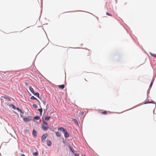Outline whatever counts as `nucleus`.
I'll use <instances>...</instances> for the list:
<instances>
[{
	"instance_id": "12",
	"label": "nucleus",
	"mask_w": 156,
	"mask_h": 156,
	"mask_svg": "<svg viewBox=\"0 0 156 156\" xmlns=\"http://www.w3.org/2000/svg\"><path fill=\"white\" fill-rule=\"evenodd\" d=\"M50 117L49 116H45V119L46 121L50 119Z\"/></svg>"
},
{
	"instance_id": "3",
	"label": "nucleus",
	"mask_w": 156,
	"mask_h": 156,
	"mask_svg": "<svg viewBox=\"0 0 156 156\" xmlns=\"http://www.w3.org/2000/svg\"><path fill=\"white\" fill-rule=\"evenodd\" d=\"M48 135L47 133L43 134L41 136V140L42 142H44L45 139L47 137Z\"/></svg>"
},
{
	"instance_id": "13",
	"label": "nucleus",
	"mask_w": 156,
	"mask_h": 156,
	"mask_svg": "<svg viewBox=\"0 0 156 156\" xmlns=\"http://www.w3.org/2000/svg\"><path fill=\"white\" fill-rule=\"evenodd\" d=\"M3 97L4 98L6 99L9 101H11L10 99L7 96Z\"/></svg>"
},
{
	"instance_id": "18",
	"label": "nucleus",
	"mask_w": 156,
	"mask_h": 156,
	"mask_svg": "<svg viewBox=\"0 0 156 156\" xmlns=\"http://www.w3.org/2000/svg\"><path fill=\"white\" fill-rule=\"evenodd\" d=\"M69 148L70 149V150H71V152L73 153H74V151L72 149V148H71V147H70V146H69Z\"/></svg>"
},
{
	"instance_id": "22",
	"label": "nucleus",
	"mask_w": 156,
	"mask_h": 156,
	"mask_svg": "<svg viewBox=\"0 0 156 156\" xmlns=\"http://www.w3.org/2000/svg\"><path fill=\"white\" fill-rule=\"evenodd\" d=\"M80 114L81 115H83L84 114V112L83 111L80 112Z\"/></svg>"
},
{
	"instance_id": "24",
	"label": "nucleus",
	"mask_w": 156,
	"mask_h": 156,
	"mask_svg": "<svg viewBox=\"0 0 156 156\" xmlns=\"http://www.w3.org/2000/svg\"><path fill=\"white\" fill-rule=\"evenodd\" d=\"M106 15H108V16H111V15H110V14L109 13V12H106Z\"/></svg>"
},
{
	"instance_id": "28",
	"label": "nucleus",
	"mask_w": 156,
	"mask_h": 156,
	"mask_svg": "<svg viewBox=\"0 0 156 156\" xmlns=\"http://www.w3.org/2000/svg\"><path fill=\"white\" fill-rule=\"evenodd\" d=\"M152 84H153V82L152 81L150 84V87H151L152 86Z\"/></svg>"
},
{
	"instance_id": "32",
	"label": "nucleus",
	"mask_w": 156,
	"mask_h": 156,
	"mask_svg": "<svg viewBox=\"0 0 156 156\" xmlns=\"http://www.w3.org/2000/svg\"><path fill=\"white\" fill-rule=\"evenodd\" d=\"M154 120L156 121V118H155V119H154Z\"/></svg>"
},
{
	"instance_id": "4",
	"label": "nucleus",
	"mask_w": 156,
	"mask_h": 156,
	"mask_svg": "<svg viewBox=\"0 0 156 156\" xmlns=\"http://www.w3.org/2000/svg\"><path fill=\"white\" fill-rule=\"evenodd\" d=\"M33 135L34 136L35 138L37 136V132L34 130H33L32 132Z\"/></svg>"
},
{
	"instance_id": "14",
	"label": "nucleus",
	"mask_w": 156,
	"mask_h": 156,
	"mask_svg": "<svg viewBox=\"0 0 156 156\" xmlns=\"http://www.w3.org/2000/svg\"><path fill=\"white\" fill-rule=\"evenodd\" d=\"M23 119V120L25 122H28L30 120V119L28 118H24Z\"/></svg>"
},
{
	"instance_id": "33",
	"label": "nucleus",
	"mask_w": 156,
	"mask_h": 156,
	"mask_svg": "<svg viewBox=\"0 0 156 156\" xmlns=\"http://www.w3.org/2000/svg\"><path fill=\"white\" fill-rule=\"evenodd\" d=\"M83 156H86L85 155H83Z\"/></svg>"
},
{
	"instance_id": "34",
	"label": "nucleus",
	"mask_w": 156,
	"mask_h": 156,
	"mask_svg": "<svg viewBox=\"0 0 156 156\" xmlns=\"http://www.w3.org/2000/svg\"><path fill=\"white\" fill-rule=\"evenodd\" d=\"M25 84H26V85H27V84L26 83H25Z\"/></svg>"
},
{
	"instance_id": "6",
	"label": "nucleus",
	"mask_w": 156,
	"mask_h": 156,
	"mask_svg": "<svg viewBox=\"0 0 156 156\" xmlns=\"http://www.w3.org/2000/svg\"><path fill=\"white\" fill-rule=\"evenodd\" d=\"M108 113H110V112L109 111H105L101 112V113L102 114H104V115H105V114H108Z\"/></svg>"
},
{
	"instance_id": "1",
	"label": "nucleus",
	"mask_w": 156,
	"mask_h": 156,
	"mask_svg": "<svg viewBox=\"0 0 156 156\" xmlns=\"http://www.w3.org/2000/svg\"><path fill=\"white\" fill-rule=\"evenodd\" d=\"M58 130H60L63 132L64 133V135L65 138H67L69 137V133H68L67 130L64 128L60 127L58 128Z\"/></svg>"
},
{
	"instance_id": "29",
	"label": "nucleus",
	"mask_w": 156,
	"mask_h": 156,
	"mask_svg": "<svg viewBox=\"0 0 156 156\" xmlns=\"http://www.w3.org/2000/svg\"><path fill=\"white\" fill-rule=\"evenodd\" d=\"M21 156H25V155L24 154H21Z\"/></svg>"
},
{
	"instance_id": "10",
	"label": "nucleus",
	"mask_w": 156,
	"mask_h": 156,
	"mask_svg": "<svg viewBox=\"0 0 156 156\" xmlns=\"http://www.w3.org/2000/svg\"><path fill=\"white\" fill-rule=\"evenodd\" d=\"M55 134H56V135L57 136H58V137H60L61 136V133H60L58 132H56Z\"/></svg>"
},
{
	"instance_id": "17",
	"label": "nucleus",
	"mask_w": 156,
	"mask_h": 156,
	"mask_svg": "<svg viewBox=\"0 0 156 156\" xmlns=\"http://www.w3.org/2000/svg\"><path fill=\"white\" fill-rule=\"evenodd\" d=\"M40 118V117L38 116H35L34 118V119L36 120H39V119Z\"/></svg>"
},
{
	"instance_id": "9",
	"label": "nucleus",
	"mask_w": 156,
	"mask_h": 156,
	"mask_svg": "<svg viewBox=\"0 0 156 156\" xmlns=\"http://www.w3.org/2000/svg\"><path fill=\"white\" fill-rule=\"evenodd\" d=\"M65 86L64 85H59L58 86V87L61 89H63L64 88Z\"/></svg>"
},
{
	"instance_id": "8",
	"label": "nucleus",
	"mask_w": 156,
	"mask_h": 156,
	"mask_svg": "<svg viewBox=\"0 0 156 156\" xmlns=\"http://www.w3.org/2000/svg\"><path fill=\"white\" fill-rule=\"evenodd\" d=\"M29 89L32 93L33 94L34 93L33 89L32 87L31 86L29 87Z\"/></svg>"
},
{
	"instance_id": "5",
	"label": "nucleus",
	"mask_w": 156,
	"mask_h": 156,
	"mask_svg": "<svg viewBox=\"0 0 156 156\" xmlns=\"http://www.w3.org/2000/svg\"><path fill=\"white\" fill-rule=\"evenodd\" d=\"M51 143L50 140H47V144L48 146H50L51 145Z\"/></svg>"
},
{
	"instance_id": "23",
	"label": "nucleus",
	"mask_w": 156,
	"mask_h": 156,
	"mask_svg": "<svg viewBox=\"0 0 156 156\" xmlns=\"http://www.w3.org/2000/svg\"><path fill=\"white\" fill-rule=\"evenodd\" d=\"M12 108H13L14 109H15L16 107H15V106L13 105H12Z\"/></svg>"
},
{
	"instance_id": "25",
	"label": "nucleus",
	"mask_w": 156,
	"mask_h": 156,
	"mask_svg": "<svg viewBox=\"0 0 156 156\" xmlns=\"http://www.w3.org/2000/svg\"><path fill=\"white\" fill-rule=\"evenodd\" d=\"M33 106L34 108H37V107L36 105L35 104H34L33 105Z\"/></svg>"
},
{
	"instance_id": "16",
	"label": "nucleus",
	"mask_w": 156,
	"mask_h": 156,
	"mask_svg": "<svg viewBox=\"0 0 156 156\" xmlns=\"http://www.w3.org/2000/svg\"><path fill=\"white\" fill-rule=\"evenodd\" d=\"M30 99H31L32 100H37V99L36 98L34 97V96H32V97H31L30 98Z\"/></svg>"
},
{
	"instance_id": "26",
	"label": "nucleus",
	"mask_w": 156,
	"mask_h": 156,
	"mask_svg": "<svg viewBox=\"0 0 156 156\" xmlns=\"http://www.w3.org/2000/svg\"><path fill=\"white\" fill-rule=\"evenodd\" d=\"M16 109H17V110H18V111H20V112L21 111V110L20 108H16Z\"/></svg>"
},
{
	"instance_id": "19",
	"label": "nucleus",
	"mask_w": 156,
	"mask_h": 156,
	"mask_svg": "<svg viewBox=\"0 0 156 156\" xmlns=\"http://www.w3.org/2000/svg\"><path fill=\"white\" fill-rule=\"evenodd\" d=\"M153 103V102H150V101H146L145 102L144 104H147V103Z\"/></svg>"
},
{
	"instance_id": "31",
	"label": "nucleus",
	"mask_w": 156,
	"mask_h": 156,
	"mask_svg": "<svg viewBox=\"0 0 156 156\" xmlns=\"http://www.w3.org/2000/svg\"><path fill=\"white\" fill-rule=\"evenodd\" d=\"M84 80H85L86 81H87V80H86L85 79H84Z\"/></svg>"
},
{
	"instance_id": "15",
	"label": "nucleus",
	"mask_w": 156,
	"mask_h": 156,
	"mask_svg": "<svg viewBox=\"0 0 156 156\" xmlns=\"http://www.w3.org/2000/svg\"><path fill=\"white\" fill-rule=\"evenodd\" d=\"M38 154V152L36 151L35 152L33 153V155L34 156H37Z\"/></svg>"
},
{
	"instance_id": "7",
	"label": "nucleus",
	"mask_w": 156,
	"mask_h": 156,
	"mask_svg": "<svg viewBox=\"0 0 156 156\" xmlns=\"http://www.w3.org/2000/svg\"><path fill=\"white\" fill-rule=\"evenodd\" d=\"M72 121L74 122V123L76 125H79L78 122L76 119H72Z\"/></svg>"
},
{
	"instance_id": "21",
	"label": "nucleus",
	"mask_w": 156,
	"mask_h": 156,
	"mask_svg": "<svg viewBox=\"0 0 156 156\" xmlns=\"http://www.w3.org/2000/svg\"><path fill=\"white\" fill-rule=\"evenodd\" d=\"M151 56H153V57H156V54H151Z\"/></svg>"
},
{
	"instance_id": "2",
	"label": "nucleus",
	"mask_w": 156,
	"mask_h": 156,
	"mask_svg": "<svg viewBox=\"0 0 156 156\" xmlns=\"http://www.w3.org/2000/svg\"><path fill=\"white\" fill-rule=\"evenodd\" d=\"M41 128L44 130H47L48 128L47 122L43 121V123L41 125Z\"/></svg>"
},
{
	"instance_id": "30",
	"label": "nucleus",
	"mask_w": 156,
	"mask_h": 156,
	"mask_svg": "<svg viewBox=\"0 0 156 156\" xmlns=\"http://www.w3.org/2000/svg\"><path fill=\"white\" fill-rule=\"evenodd\" d=\"M35 1L37 2H38V0H35Z\"/></svg>"
},
{
	"instance_id": "27",
	"label": "nucleus",
	"mask_w": 156,
	"mask_h": 156,
	"mask_svg": "<svg viewBox=\"0 0 156 156\" xmlns=\"http://www.w3.org/2000/svg\"><path fill=\"white\" fill-rule=\"evenodd\" d=\"M76 156H79V154H74Z\"/></svg>"
},
{
	"instance_id": "20",
	"label": "nucleus",
	"mask_w": 156,
	"mask_h": 156,
	"mask_svg": "<svg viewBox=\"0 0 156 156\" xmlns=\"http://www.w3.org/2000/svg\"><path fill=\"white\" fill-rule=\"evenodd\" d=\"M38 110L39 111V112H40L41 114V113L42 112V111H43V110H42V108H40V109H38Z\"/></svg>"
},
{
	"instance_id": "11",
	"label": "nucleus",
	"mask_w": 156,
	"mask_h": 156,
	"mask_svg": "<svg viewBox=\"0 0 156 156\" xmlns=\"http://www.w3.org/2000/svg\"><path fill=\"white\" fill-rule=\"evenodd\" d=\"M38 98H39V94L38 93H33Z\"/></svg>"
}]
</instances>
